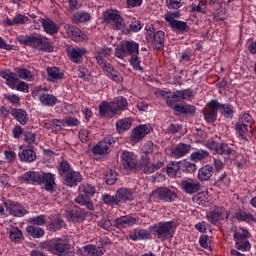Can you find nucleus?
Instances as JSON below:
<instances>
[{
    "label": "nucleus",
    "instance_id": "28",
    "mask_svg": "<svg viewBox=\"0 0 256 256\" xmlns=\"http://www.w3.org/2000/svg\"><path fill=\"white\" fill-rule=\"evenodd\" d=\"M137 225V218L131 215H124L114 220V227L116 229H127V227H133Z\"/></svg>",
    "mask_w": 256,
    "mask_h": 256
},
{
    "label": "nucleus",
    "instance_id": "32",
    "mask_svg": "<svg viewBox=\"0 0 256 256\" xmlns=\"http://www.w3.org/2000/svg\"><path fill=\"white\" fill-rule=\"evenodd\" d=\"M46 73L48 75L47 81L49 83H58L65 77V73L61 71V68L53 66V67H48L46 69Z\"/></svg>",
    "mask_w": 256,
    "mask_h": 256
},
{
    "label": "nucleus",
    "instance_id": "30",
    "mask_svg": "<svg viewBox=\"0 0 256 256\" xmlns=\"http://www.w3.org/2000/svg\"><path fill=\"white\" fill-rule=\"evenodd\" d=\"M80 255L82 256H101L105 255V248L97 247L93 244H88L80 248Z\"/></svg>",
    "mask_w": 256,
    "mask_h": 256
},
{
    "label": "nucleus",
    "instance_id": "22",
    "mask_svg": "<svg viewBox=\"0 0 256 256\" xmlns=\"http://www.w3.org/2000/svg\"><path fill=\"white\" fill-rule=\"evenodd\" d=\"M38 185H43L45 191H48V193H54L55 187H57V184L55 183V174L50 172L40 173Z\"/></svg>",
    "mask_w": 256,
    "mask_h": 256
},
{
    "label": "nucleus",
    "instance_id": "17",
    "mask_svg": "<svg viewBox=\"0 0 256 256\" xmlns=\"http://www.w3.org/2000/svg\"><path fill=\"white\" fill-rule=\"evenodd\" d=\"M164 164L165 163L163 161L151 164V158L147 155H142L140 160V169H142L144 175H151V173L159 171Z\"/></svg>",
    "mask_w": 256,
    "mask_h": 256
},
{
    "label": "nucleus",
    "instance_id": "5",
    "mask_svg": "<svg viewBox=\"0 0 256 256\" xmlns=\"http://www.w3.org/2000/svg\"><path fill=\"white\" fill-rule=\"evenodd\" d=\"M145 30L147 43L153 45L155 51H163L165 49V32L157 30L153 24H147Z\"/></svg>",
    "mask_w": 256,
    "mask_h": 256
},
{
    "label": "nucleus",
    "instance_id": "29",
    "mask_svg": "<svg viewBox=\"0 0 256 256\" xmlns=\"http://www.w3.org/2000/svg\"><path fill=\"white\" fill-rule=\"evenodd\" d=\"M18 157L22 163H33L37 159V153L34 150L33 145H27L19 152Z\"/></svg>",
    "mask_w": 256,
    "mask_h": 256
},
{
    "label": "nucleus",
    "instance_id": "31",
    "mask_svg": "<svg viewBox=\"0 0 256 256\" xmlns=\"http://www.w3.org/2000/svg\"><path fill=\"white\" fill-rule=\"evenodd\" d=\"M0 77H2V79H5V85H7V87H9L10 89L15 90V87H17V84L19 83L17 73L11 72L10 70H3L0 73Z\"/></svg>",
    "mask_w": 256,
    "mask_h": 256
},
{
    "label": "nucleus",
    "instance_id": "61",
    "mask_svg": "<svg viewBox=\"0 0 256 256\" xmlns=\"http://www.w3.org/2000/svg\"><path fill=\"white\" fill-rule=\"evenodd\" d=\"M117 171L110 169L105 175V181L108 185H115L117 182Z\"/></svg>",
    "mask_w": 256,
    "mask_h": 256
},
{
    "label": "nucleus",
    "instance_id": "19",
    "mask_svg": "<svg viewBox=\"0 0 256 256\" xmlns=\"http://www.w3.org/2000/svg\"><path fill=\"white\" fill-rule=\"evenodd\" d=\"M218 114L219 110L217 108V100L212 99L203 110V115L206 123H215L217 121Z\"/></svg>",
    "mask_w": 256,
    "mask_h": 256
},
{
    "label": "nucleus",
    "instance_id": "47",
    "mask_svg": "<svg viewBox=\"0 0 256 256\" xmlns=\"http://www.w3.org/2000/svg\"><path fill=\"white\" fill-rule=\"evenodd\" d=\"M180 171L188 174L195 173L197 171V164L187 159L180 161Z\"/></svg>",
    "mask_w": 256,
    "mask_h": 256
},
{
    "label": "nucleus",
    "instance_id": "18",
    "mask_svg": "<svg viewBox=\"0 0 256 256\" xmlns=\"http://www.w3.org/2000/svg\"><path fill=\"white\" fill-rule=\"evenodd\" d=\"M208 148H210L211 151H214L216 155H222L223 157L235 155V150L229 147L227 143L211 141L208 143Z\"/></svg>",
    "mask_w": 256,
    "mask_h": 256
},
{
    "label": "nucleus",
    "instance_id": "33",
    "mask_svg": "<svg viewBox=\"0 0 256 256\" xmlns=\"http://www.w3.org/2000/svg\"><path fill=\"white\" fill-rule=\"evenodd\" d=\"M68 57L72 63L81 64L83 63V55L87 54L85 48H70L68 51Z\"/></svg>",
    "mask_w": 256,
    "mask_h": 256
},
{
    "label": "nucleus",
    "instance_id": "15",
    "mask_svg": "<svg viewBox=\"0 0 256 256\" xmlns=\"http://www.w3.org/2000/svg\"><path fill=\"white\" fill-rule=\"evenodd\" d=\"M120 161L125 171H135V169H137L138 161L137 154L135 152L127 150L123 151L120 156Z\"/></svg>",
    "mask_w": 256,
    "mask_h": 256
},
{
    "label": "nucleus",
    "instance_id": "53",
    "mask_svg": "<svg viewBox=\"0 0 256 256\" xmlns=\"http://www.w3.org/2000/svg\"><path fill=\"white\" fill-rule=\"evenodd\" d=\"M144 27L143 22L141 20H137L133 18L129 24V30H126V33H139Z\"/></svg>",
    "mask_w": 256,
    "mask_h": 256
},
{
    "label": "nucleus",
    "instance_id": "58",
    "mask_svg": "<svg viewBox=\"0 0 256 256\" xmlns=\"http://www.w3.org/2000/svg\"><path fill=\"white\" fill-rule=\"evenodd\" d=\"M4 99H6L8 103H11V105H14V107H19V105H21V98L17 94L6 93L4 94Z\"/></svg>",
    "mask_w": 256,
    "mask_h": 256
},
{
    "label": "nucleus",
    "instance_id": "49",
    "mask_svg": "<svg viewBox=\"0 0 256 256\" xmlns=\"http://www.w3.org/2000/svg\"><path fill=\"white\" fill-rule=\"evenodd\" d=\"M235 129H236L238 138L241 141H249V139H247V136H245V134L249 131V126L242 124L241 122H237L235 125Z\"/></svg>",
    "mask_w": 256,
    "mask_h": 256
},
{
    "label": "nucleus",
    "instance_id": "62",
    "mask_svg": "<svg viewBox=\"0 0 256 256\" xmlns=\"http://www.w3.org/2000/svg\"><path fill=\"white\" fill-rule=\"evenodd\" d=\"M64 225L65 222L62 219L56 218L50 223L49 230L54 232L59 231L63 228Z\"/></svg>",
    "mask_w": 256,
    "mask_h": 256
},
{
    "label": "nucleus",
    "instance_id": "9",
    "mask_svg": "<svg viewBox=\"0 0 256 256\" xmlns=\"http://www.w3.org/2000/svg\"><path fill=\"white\" fill-rule=\"evenodd\" d=\"M33 99H38L44 107H55L57 96L47 93V89L43 86H38L32 91Z\"/></svg>",
    "mask_w": 256,
    "mask_h": 256
},
{
    "label": "nucleus",
    "instance_id": "10",
    "mask_svg": "<svg viewBox=\"0 0 256 256\" xmlns=\"http://www.w3.org/2000/svg\"><path fill=\"white\" fill-rule=\"evenodd\" d=\"M206 219L211 223V225H215V227H217L221 221L229 219V212L225 207L215 205L206 213Z\"/></svg>",
    "mask_w": 256,
    "mask_h": 256
},
{
    "label": "nucleus",
    "instance_id": "13",
    "mask_svg": "<svg viewBox=\"0 0 256 256\" xmlns=\"http://www.w3.org/2000/svg\"><path fill=\"white\" fill-rule=\"evenodd\" d=\"M152 195L164 203H173L177 201L178 197L177 192L169 187H158L152 192Z\"/></svg>",
    "mask_w": 256,
    "mask_h": 256
},
{
    "label": "nucleus",
    "instance_id": "27",
    "mask_svg": "<svg viewBox=\"0 0 256 256\" xmlns=\"http://www.w3.org/2000/svg\"><path fill=\"white\" fill-rule=\"evenodd\" d=\"M63 185L66 187H77L81 181H83V176L81 175V172L72 170L68 175L64 176L62 178Z\"/></svg>",
    "mask_w": 256,
    "mask_h": 256
},
{
    "label": "nucleus",
    "instance_id": "43",
    "mask_svg": "<svg viewBox=\"0 0 256 256\" xmlns=\"http://www.w3.org/2000/svg\"><path fill=\"white\" fill-rule=\"evenodd\" d=\"M26 232L28 233L29 237H33V239H41V237L45 235V230H43V228L33 224L26 227Z\"/></svg>",
    "mask_w": 256,
    "mask_h": 256
},
{
    "label": "nucleus",
    "instance_id": "26",
    "mask_svg": "<svg viewBox=\"0 0 256 256\" xmlns=\"http://www.w3.org/2000/svg\"><path fill=\"white\" fill-rule=\"evenodd\" d=\"M38 21L41 23L43 31L47 35H51V37H53L59 33V25H57V23H55L51 18H39Z\"/></svg>",
    "mask_w": 256,
    "mask_h": 256
},
{
    "label": "nucleus",
    "instance_id": "37",
    "mask_svg": "<svg viewBox=\"0 0 256 256\" xmlns=\"http://www.w3.org/2000/svg\"><path fill=\"white\" fill-rule=\"evenodd\" d=\"M10 115L17 120V122L20 125H27L28 121H29V114L27 113V111H25L24 109L21 108H12L10 110Z\"/></svg>",
    "mask_w": 256,
    "mask_h": 256
},
{
    "label": "nucleus",
    "instance_id": "12",
    "mask_svg": "<svg viewBox=\"0 0 256 256\" xmlns=\"http://www.w3.org/2000/svg\"><path fill=\"white\" fill-rule=\"evenodd\" d=\"M175 17H177V14L175 13H171L165 16V21H167L171 30L175 33H180L181 35H183V33H189L191 27H189L187 22L176 20Z\"/></svg>",
    "mask_w": 256,
    "mask_h": 256
},
{
    "label": "nucleus",
    "instance_id": "52",
    "mask_svg": "<svg viewBox=\"0 0 256 256\" xmlns=\"http://www.w3.org/2000/svg\"><path fill=\"white\" fill-rule=\"evenodd\" d=\"M76 74L79 79H82V81H89L91 77V72L85 65L78 66Z\"/></svg>",
    "mask_w": 256,
    "mask_h": 256
},
{
    "label": "nucleus",
    "instance_id": "8",
    "mask_svg": "<svg viewBox=\"0 0 256 256\" xmlns=\"http://www.w3.org/2000/svg\"><path fill=\"white\" fill-rule=\"evenodd\" d=\"M46 251L52 253V255L65 256L69 251V242L67 239L54 238L45 244Z\"/></svg>",
    "mask_w": 256,
    "mask_h": 256
},
{
    "label": "nucleus",
    "instance_id": "16",
    "mask_svg": "<svg viewBox=\"0 0 256 256\" xmlns=\"http://www.w3.org/2000/svg\"><path fill=\"white\" fill-rule=\"evenodd\" d=\"M3 205L9 215H13V217H25L29 213L20 203L5 200V198H3Z\"/></svg>",
    "mask_w": 256,
    "mask_h": 256
},
{
    "label": "nucleus",
    "instance_id": "6",
    "mask_svg": "<svg viewBox=\"0 0 256 256\" xmlns=\"http://www.w3.org/2000/svg\"><path fill=\"white\" fill-rule=\"evenodd\" d=\"M124 49L126 50V54L130 56L129 63L134 71H139L143 73L145 68L141 66V58L139 57V43L129 40L124 43Z\"/></svg>",
    "mask_w": 256,
    "mask_h": 256
},
{
    "label": "nucleus",
    "instance_id": "55",
    "mask_svg": "<svg viewBox=\"0 0 256 256\" xmlns=\"http://www.w3.org/2000/svg\"><path fill=\"white\" fill-rule=\"evenodd\" d=\"M99 227L104 229V231H113V222L111 221V216H103L98 222Z\"/></svg>",
    "mask_w": 256,
    "mask_h": 256
},
{
    "label": "nucleus",
    "instance_id": "38",
    "mask_svg": "<svg viewBox=\"0 0 256 256\" xmlns=\"http://www.w3.org/2000/svg\"><path fill=\"white\" fill-rule=\"evenodd\" d=\"M22 183H25L26 185H39V180L41 179V173L35 172V171H28L25 172L20 177Z\"/></svg>",
    "mask_w": 256,
    "mask_h": 256
},
{
    "label": "nucleus",
    "instance_id": "25",
    "mask_svg": "<svg viewBox=\"0 0 256 256\" xmlns=\"http://www.w3.org/2000/svg\"><path fill=\"white\" fill-rule=\"evenodd\" d=\"M66 217L71 223H83L85 212L79 206H75L66 210Z\"/></svg>",
    "mask_w": 256,
    "mask_h": 256
},
{
    "label": "nucleus",
    "instance_id": "48",
    "mask_svg": "<svg viewBox=\"0 0 256 256\" xmlns=\"http://www.w3.org/2000/svg\"><path fill=\"white\" fill-rule=\"evenodd\" d=\"M209 157V151L198 149L191 153L190 159L191 161H194V163H199L200 161H204V159H207Z\"/></svg>",
    "mask_w": 256,
    "mask_h": 256
},
{
    "label": "nucleus",
    "instance_id": "2",
    "mask_svg": "<svg viewBox=\"0 0 256 256\" xmlns=\"http://www.w3.org/2000/svg\"><path fill=\"white\" fill-rule=\"evenodd\" d=\"M128 107L129 102L127 98L118 96L113 98L110 102L102 101L99 105V115L100 117H115V115L127 111Z\"/></svg>",
    "mask_w": 256,
    "mask_h": 256
},
{
    "label": "nucleus",
    "instance_id": "39",
    "mask_svg": "<svg viewBox=\"0 0 256 256\" xmlns=\"http://www.w3.org/2000/svg\"><path fill=\"white\" fill-rule=\"evenodd\" d=\"M216 107L222 117H225V119H233V115L235 114L233 105L229 103L221 104L216 100Z\"/></svg>",
    "mask_w": 256,
    "mask_h": 256
},
{
    "label": "nucleus",
    "instance_id": "7",
    "mask_svg": "<svg viewBox=\"0 0 256 256\" xmlns=\"http://www.w3.org/2000/svg\"><path fill=\"white\" fill-rule=\"evenodd\" d=\"M80 189L84 194H79L74 200L75 203L81 205L82 207H86L88 211H94L95 204H93L91 197H93L96 193L95 187L89 184H83Z\"/></svg>",
    "mask_w": 256,
    "mask_h": 256
},
{
    "label": "nucleus",
    "instance_id": "57",
    "mask_svg": "<svg viewBox=\"0 0 256 256\" xmlns=\"http://www.w3.org/2000/svg\"><path fill=\"white\" fill-rule=\"evenodd\" d=\"M16 73L19 79H24L25 81H33V74L27 68H17Z\"/></svg>",
    "mask_w": 256,
    "mask_h": 256
},
{
    "label": "nucleus",
    "instance_id": "3",
    "mask_svg": "<svg viewBox=\"0 0 256 256\" xmlns=\"http://www.w3.org/2000/svg\"><path fill=\"white\" fill-rule=\"evenodd\" d=\"M17 39L20 45H27V47H32L33 49L40 47V51H45L46 53H52L53 51V46L47 42V37L41 34L20 35Z\"/></svg>",
    "mask_w": 256,
    "mask_h": 256
},
{
    "label": "nucleus",
    "instance_id": "50",
    "mask_svg": "<svg viewBox=\"0 0 256 256\" xmlns=\"http://www.w3.org/2000/svg\"><path fill=\"white\" fill-rule=\"evenodd\" d=\"M101 200L105 205H108L109 207L119 206V200L117 198V194H115V196H111V194H103L101 197Z\"/></svg>",
    "mask_w": 256,
    "mask_h": 256
},
{
    "label": "nucleus",
    "instance_id": "51",
    "mask_svg": "<svg viewBox=\"0 0 256 256\" xmlns=\"http://www.w3.org/2000/svg\"><path fill=\"white\" fill-rule=\"evenodd\" d=\"M168 177H177V171H181V161L170 162L166 168Z\"/></svg>",
    "mask_w": 256,
    "mask_h": 256
},
{
    "label": "nucleus",
    "instance_id": "35",
    "mask_svg": "<svg viewBox=\"0 0 256 256\" xmlns=\"http://www.w3.org/2000/svg\"><path fill=\"white\" fill-rule=\"evenodd\" d=\"M129 239L131 241H145L147 239H151V230L147 229H134L129 234Z\"/></svg>",
    "mask_w": 256,
    "mask_h": 256
},
{
    "label": "nucleus",
    "instance_id": "56",
    "mask_svg": "<svg viewBox=\"0 0 256 256\" xmlns=\"http://www.w3.org/2000/svg\"><path fill=\"white\" fill-rule=\"evenodd\" d=\"M109 152V148H107V145L105 142H98L97 145H95L92 148V153L94 155H105Z\"/></svg>",
    "mask_w": 256,
    "mask_h": 256
},
{
    "label": "nucleus",
    "instance_id": "24",
    "mask_svg": "<svg viewBox=\"0 0 256 256\" xmlns=\"http://www.w3.org/2000/svg\"><path fill=\"white\" fill-rule=\"evenodd\" d=\"M189 153H191V144L180 142L171 148L170 157L172 159H182V157H186Z\"/></svg>",
    "mask_w": 256,
    "mask_h": 256
},
{
    "label": "nucleus",
    "instance_id": "1",
    "mask_svg": "<svg viewBox=\"0 0 256 256\" xmlns=\"http://www.w3.org/2000/svg\"><path fill=\"white\" fill-rule=\"evenodd\" d=\"M193 99H195V92L191 88L175 90L174 92L170 91L166 105L184 117H195V113H197V107L195 105L187 102L181 104L182 101H193Z\"/></svg>",
    "mask_w": 256,
    "mask_h": 256
},
{
    "label": "nucleus",
    "instance_id": "23",
    "mask_svg": "<svg viewBox=\"0 0 256 256\" xmlns=\"http://www.w3.org/2000/svg\"><path fill=\"white\" fill-rule=\"evenodd\" d=\"M180 187L186 195H195V193L201 191V183H199V180L197 179L182 180Z\"/></svg>",
    "mask_w": 256,
    "mask_h": 256
},
{
    "label": "nucleus",
    "instance_id": "44",
    "mask_svg": "<svg viewBox=\"0 0 256 256\" xmlns=\"http://www.w3.org/2000/svg\"><path fill=\"white\" fill-rule=\"evenodd\" d=\"M133 125V120L131 118H123L116 122V130L118 133H125L129 131Z\"/></svg>",
    "mask_w": 256,
    "mask_h": 256
},
{
    "label": "nucleus",
    "instance_id": "60",
    "mask_svg": "<svg viewBox=\"0 0 256 256\" xmlns=\"http://www.w3.org/2000/svg\"><path fill=\"white\" fill-rule=\"evenodd\" d=\"M62 125H66L67 127H79L81 121L73 116H68L62 119Z\"/></svg>",
    "mask_w": 256,
    "mask_h": 256
},
{
    "label": "nucleus",
    "instance_id": "20",
    "mask_svg": "<svg viewBox=\"0 0 256 256\" xmlns=\"http://www.w3.org/2000/svg\"><path fill=\"white\" fill-rule=\"evenodd\" d=\"M153 128L149 124H141L131 131L130 139L132 143H139L142 139H145L146 135L151 133Z\"/></svg>",
    "mask_w": 256,
    "mask_h": 256
},
{
    "label": "nucleus",
    "instance_id": "42",
    "mask_svg": "<svg viewBox=\"0 0 256 256\" xmlns=\"http://www.w3.org/2000/svg\"><path fill=\"white\" fill-rule=\"evenodd\" d=\"M9 239L12 243H21L25 237L23 236V231L19 227L13 226L8 231Z\"/></svg>",
    "mask_w": 256,
    "mask_h": 256
},
{
    "label": "nucleus",
    "instance_id": "4",
    "mask_svg": "<svg viewBox=\"0 0 256 256\" xmlns=\"http://www.w3.org/2000/svg\"><path fill=\"white\" fill-rule=\"evenodd\" d=\"M149 230L160 241L173 239L175 235V221H160L149 226Z\"/></svg>",
    "mask_w": 256,
    "mask_h": 256
},
{
    "label": "nucleus",
    "instance_id": "36",
    "mask_svg": "<svg viewBox=\"0 0 256 256\" xmlns=\"http://www.w3.org/2000/svg\"><path fill=\"white\" fill-rule=\"evenodd\" d=\"M111 55V48H98L95 51V59L99 65V67L106 68L109 62L105 60V58Z\"/></svg>",
    "mask_w": 256,
    "mask_h": 256
},
{
    "label": "nucleus",
    "instance_id": "21",
    "mask_svg": "<svg viewBox=\"0 0 256 256\" xmlns=\"http://www.w3.org/2000/svg\"><path fill=\"white\" fill-rule=\"evenodd\" d=\"M249 232L244 230L243 233L235 232L233 235L235 241V247L238 251H249L251 249V243L247 239Z\"/></svg>",
    "mask_w": 256,
    "mask_h": 256
},
{
    "label": "nucleus",
    "instance_id": "34",
    "mask_svg": "<svg viewBox=\"0 0 256 256\" xmlns=\"http://www.w3.org/2000/svg\"><path fill=\"white\" fill-rule=\"evenodd\" d=\"M116 197L118 199V204L121 205V202L127 203L128 201H133V199H135V193L129 188H119L116 191Z\"/></svg>",
    "mask_w": 256,
    "mask_h": 256
},
{
    "label": "nucleus",
    "instance_id": "14",
    "mask_svg": "<svg viewBox=\"0 0 256 256\" xmlns=\"http://www.w3.org/2000/svg\"><path fill=\"white\" fill-rule=\"evenodd\" d=\"M64 30L66 31L69 39H71L75 43H83L85 41H89V37H87V34L81 31V29H79V27L77 26L65 24Z\"/></svg>",
    "mask_w": 256,
    "mask_h": 256
},
{
    "label": "nucleus",
    "instance_id": "11",
    "mask_svg": "<svg viewBox=\"0 0 256 256\" xmlns=\"http://www.w3.org/2000/svg\"><path fill=\"white\" fill-rule=\"evenodd\" d=\"M103 17L105 23H108V25H112L113 29H116L118 31H122V29H125V22L123 21V17H121V14H119V11L106 10L103 13Z\"/></svg>",
    "mask_w": 256,
    "mask_h": 256
},
{
    "label": "nucleus",
    "instance_id": "46",
    "mask_svg": "<svg viewBox=\"0 0 256 256\" xmlns=\"http://www.w3.org/2000/svg\"><path fill=\"white\" fill-rule=\"evenodd\" d=\"M72 21L76 25H79V23H87L88 21H91V14L84 11H78L74 13Z\"/></svg>",
    "mask_w": 256,
    "mask_h": 256
},
{
    "label": "nucleus",
    "instance_id": "45",
    "mask_svg": "<svg viewBox=\"0 0 256 256\" xmlns=\"http://www.w3.org/2000/svg\"><path fill=\"white\" fill-rule=\"evenodd\" d=\"M73 170L71 163L67 160H62L58 164V175L63 179L66 175L70 174Z\"/></svg>",
    "mask_w": 256,
    "mask_h": 256
},
{
    "label": "nucleus",
    "instance_id": "54",
    "mask_svg": "<svg viewBox=\"0 0 256 256\" xmlns=\"http://www.w3.org/2000/svg\"><path fill=\"white\" fill-rule=\"evenodd\" d=\"M235 217L238 221H244L245 223H253L255 221L253 214L241 210L236 212Z\"/></svg>",
    "mask_w": 256,
    "mask_h": 256
},
{
    "label": "nucleus",
    "instance_id": "59",
    "mask_svg": "<svg viewBox=\"0 0 256 256\" xmlns=\"http://www.w3.org/2000/svg\"><path fill=\"white\" fill-rule=\"evenodd\" d=\"M29 223L30 225H34L36 227H40L45 225V223H47V216L45 215H38V216H34L29 218Z\"/></svg>",
    "mask_w": 256,
    "mask_h": 256
},
{
    "label": "nucleus",
    "instance_id": "40",
    "mask_svg": "<svg viewBox=\"0 0 256 256\" xmlns=\"http://www.w3.org/2000/svg\"><path fill=\"white\" fill-rule=\"evenodd\" d=\"M104 73H107V77L110 78L112 81H115V83H122L123 77L121 76V73H119L111 64H106V67L103 66L100 67Z\"/></svg>",
    "mask_w": 256,
    "mask_h": 256
},
{
    "label": "nucleus",
    "instance_id": "41",
    "mask_svg": "<svg viewBox=\"0 0 256 256\" xmlns=\"http://www.w3.org/2000/svg\"><path fill=\"white\" fill-rule=\"evenodd\" d=\"M213 173H215V168L210 164H206L199 168L197 177L201 182L209 181L213 177Z\"/></svg>",
    "mask_w": 256,
    "mask_h": 256
},
{
    "label": "nucleus",
    "instance_id": "64",
    "mask_svg": "<svg viewBox=\"0 0 256 256\" xmlns=\"http://www.w3.org/2000/svg\"><path fill=\"white\" fill-rule=\"evenodd\" d=\"M191 57H192L191 50L186 49L181 52L179 63H181L182 65H185L186 63H189V61H191Z\"/></svg>",
    "mask_w": 256,
    "mask_h": 256
},
{
    "label": "nucleus",
    "instance_id": "63",
    "mask_svg": "<svg viewBox=\"0 0 256 256\" xmlns=\"http://www.w3.org/2000/svg\"><path fill=\"white\" fill-rule=\"evenodd\" d=\"M184 3L183 0H166V7L168 9H181L183 7Z\"/></svg>",
    "mask_w": 256,
    "mask_h": 256
}]
</instances>
